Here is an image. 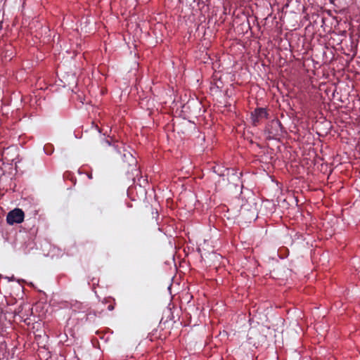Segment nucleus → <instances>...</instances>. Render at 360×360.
<instances>
[{
  "instance_id": "obj_1",
  "label": "nucleus",
  "mask_w": 360,
  "mask_h": 360,
  "mask_svg": "<svg viewBox=\"0 0 360 360\" xmlns=\"http://www.w3.org/2000/svg\"><path fill=\"white\" fill-rule=\"evenodd\" d=\"M281 131V123L278 120H272L266 127L265 133L269 139H274Z\"/></svg>"
},
{
  "instance_id": "obj_2",
  "label": "nucleus",
  "mask_w": 360,
  "mask_h": 360,
  "mask_svg": "<svg viewBox=\"0 0 360 360\" xmlns=\"http://www.w3.org/2000/svg\"><path fill=\"white\" fill-rule=\"evenodd\" d=\"M25 214L21 209L15 208L9 212L6 216V221L10 225L20 224L24 220Z\"/></svg>"
},
{
  "instance_id": "obj_3",
  "label": "nucleus",
  "mask_w": 360,
  "mask_h": 360,
  "mask_svg": "<svg viewBox=\"0 0 360 360\" xmlns=\"http://www.w3.org/2000/svg\"><path fill=\"white\" fill-rule=\"evenodd\" d=\"M268 115L269 114L265 108H257L255 109V110L251 112L253 124L257 126L262 119L267 118Z\"/></svg>"
},
{
  "instance_id": "obj_4",
  "label": "nucleus",
  "mask_w": 360,
  "mask_h": 360,
  "mask_svg": "<svg viewBox=\"0 0 360 360\" xmlns=\"http://www.w3.org/2000/svg\"><path fill=\"white\" fill-rule=\"evenodd\" d=\"M44 150L47 155H51L53 152V147L51 144H46L44 147Z\"/></svg>"
},
{
  "instance_id": "obj_5",
  "label": "nucleus",
  "mask_w": 360,
  "mask_h": 360,
  "mask_svg": "<svg viewBox=\"0 0 360 360\" xmlns=\"http://www.w3.org/2000/svg\"><path fill=\"white\" fill-rule=\"evenodd\" d=\"M115 309V306L112 304H110L108 306V309L109 311H112Z\"/></svg>"
},
{
  "instance_id": "obj_6",
  "label": "nucleus",
  "mask_w": 360,
  "mask_h": 360,
  "mask_svg": "<svg viewBox=\"0 0 360 360\" xmlns=\"http://www.w3.org/2000/svg\"><path fill=\"white\" fill-rule=\"evenodd\" d=\"M105 143H106V144H108V146H110V141H108V140H106V141H105Z\"/></svg>"
}]
</instances>
